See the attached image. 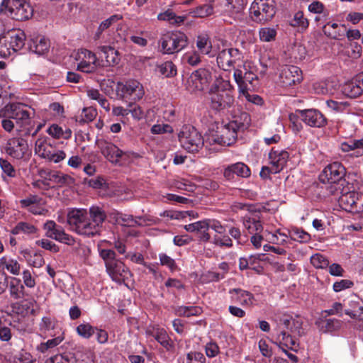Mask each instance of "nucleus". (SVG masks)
I'll return each mask as SVG.
<instances>
[{
  "instance_id": "052dcab7",
  "label": "nucleus",
  "mask_w": 363,
  "mask_h": 363,
  "mask_svg": "<svg viewBox=\"0 0 363 363\" xmlns=\"http://www.w3.org/2000/svg\"><path fill=\"white\" fill-rule=\"evenodd\" d=\"M21 306L26 311V314L35 315L36 301L33 298L24 299Z\"/></svg>"
},
{
  "instance_id": "ddd939ff",
  "label": "nucleus",
  "mask_w": 363,
  "mask_h": 363,
  "mask_svg": "<svg viewBox=\"0 0 363 363\" xmlns=\"http://www.w3.org/2000/svg\"><path fill=\"white\" fill-rule=\"evenodd\" d=\"M240 59V52L238 49L230 48L220 51L217 56L218 66L225 70L228 71L234 68L235 65Z\"/></svg>"
},
{
  "instance_id": "5701e85b",
  "label": "nucleus",
  "mask_w": 363,
  "mask_h": 363,
  "mask_svg": "<svg viewBox=\"0 0 363 363\" xmlns=\"http://www.w3.org/2000/svg\"><path fill=\"white\" fill-rule=\"evenodd\" d=\"M184 228L188 232H196L199 233V238L203 242H208L210 240V235L207 232L209 229V221L202 220L194 223L186 225Z\"/></svg>"
},
{
  "instance_id": "a18cd8bd",
  "label": "nucleus",
  "mask_w": 363,
  "mask_h": 363,
  "mask_svg": "<svg viewBox=\"0 0 363 363\" xmlns=\"http://www.w3.org/2000/svg\"><path fill=\"white\" fill-rule=\"evenodd\" d=\"M62 340L63 337L60 336L53 339L48 340L45 342L40 343L37 347V350L42 353H45L60 345Z\"/></svg>"
},
{
  "instance_id": "e433bc0d",
  "label": "nucleus",
  "mask_w": 363,
  "mask_h": 363,
  "mask_svg": "<svg viewBox=\"0 0 363 363\" xmlns=\"http://www.w3.org/2000/svg\"><path fill=\"white\" fill-rule=\"evenodd\" d=\"M196 48L202 55H210L212 50V44L206 35H199L196 38Z\"/></svg>"
},
{
  "instance_id": "79ce46f5",
  "label": "nucleus",
  "mask_w": 363,
  "mask_h": 363,
  "mask_svg": "<svg viewBox=\"0 0 363 363\" xmlns=\"http://www.w3.org/2000/svg\"><path fill=\"white\" fill-rule=\"evenodd\" d=\"M289 234L291 240L300 242H307L311 239V235L308 233L298 228H293Z\"/></svg>"
},
{
  "instance_id": "4d7b16f0",
  "label": "nucleus",
  "mask_w": 363,
  "mask_h": 363,
  "mask_svg": "<svg viewBox=\"0 0 363 363\" xmlns=\"http://www.w3.org/2000/svg\"><path fill=\"white\" fill-rule=\"evenodd\" d=\"M96 116V111L91 108H84L81 116L77 121L79 123H87L92 121Z\"/></svg>"
},
{
  "instance_id": "473e14b6",
  "label": "nucleus",
  "mask_w": 363,
  "mask_h": 363,
  "mask_svg": "<svg viewBox=\"0 0 363 363\" xmlns=\"http://www.w3.org/2000/svg\"><path fill=\"white\" fill-rule=\"evenodd\" d=\"M281 160H271L268 166H264L260 172V177L263 179L269 178L271 174L279 172L284 167V162L280 163Z\"/></svg>"
},
{
  "instance_id": "423d86ee",
  "label": "nucleus",
  "mask_w": 363,
  "mask_h": 363,
  "mask_svg": "<svg viewBox=\"0 0 363 363\" xmlns=\"http://www.w3.org/2000/svg\"><path fill=\"white\" fill-rule=\"evenodd\" d=\"M182 147L189 152H196L203 147V140L200 133L192 125H184L178 133Z\"/></svg>"
},
{
  "instance_id": "393cba45",
  "label": "nucleus",
  "mask_w": 363,
  "mask_h": 363,
  "mask_svg": "<svg viewBox=\"0 0 363 363\" xmlns=\"http://www.w3.org/2000/svg\"><path fill=\"white\" fill-rule=\"evenodd\" d=\"M343 152H350V157H359L363 155V139L350 140L341 144Z\"/></svg>"
},
{
  "instance_id": "6ab92c4d",
  "label": "nucleus",
  "mask_w": 363,
  "mask_h": 363,
  "mask_svg": "<svg viewBox=\"0 0 363 363\" xmlns=\"http://www.w3.org/2000/svg\"><path fill=\"white\" fill-rule=\"evenodd\" d=\"M218 129L217 133L218 134L217 135V138L215 140L216 143L229 146L235 142L239 131L235 128H231L229 123L221 125L220 128H218Z\"/></svg>"
},
{
  "instance_id": "0eeeda50",
  "label": "nucleus",
  "mask_w": 363,
  "mask_h": 363,
  "mask_svg": "<svg viewBox=\"0 0 363 363\" xmlns=\"http://www.w3.org/2000/svg\"><path fill=\"white\" fill-rule=\"evenodd\" d=\"M213 81L212 72L208 68H199L193 72L187 80V89L192 93L202 91Z\"/></svg>"
},
{
  "instance_id": "2eb2a0df",
  "label": "nucleus",
  "mask_w": 363,
  "mask_h": 363,
  "mask_svg": "<svg viewBox=\"0 0 363 363\" xmlns=\"http://www.w3.org/2000/svg\"><path fill=\"white\" fill-rule=\"evenodd\" d=\"M302 80L301 70L296 66H284L279 74V81L284 87L298 84Z\"/></svg>"
},
{
  "instance_id": "5fc2aeb1",
  "label": "nucleus",
  "mask_w": 363,
  "mask_h": 363,
  "mask_svg": "<svg viewBox=\"0 0 363 363\" xmlns=\"http://www.w3.org/2000/svg\"><path fill=\"white\" fill-rule=\"evenodd\" d=\"M96 328L92 327L89 323L80 324L77 327V333L84 337L89 338L92 335H94Z\"/></svg>"
},
{
  "instance_id": "412c9836",
  "label": "nucleus",
  "mask_w": 363,
  "mask_h": 363,
  "mask_svg": "<svg viewBox=\"0 0 363 363\" xmlns=\"http://www.w3.org/2000/svg\"><path fill=\"white\" fill-rule=\"evenodd\" d=\"M36 153L43 159H65L66 154L64 151L56 150L48 144L40 145L35 148Z\"/></svg>"
},
{
  "instance_id": "69168bd1",
  "label": "nucleus",
  "mask_w": 363,
  "mask_h": 363,
  "mask_svg": "<svg viewBox=\"0 0 363 363\" xmlns=\"http://www.w3.org/2000/svg\"><path fill=\"white\" fill-rule=\"evenodd\" d=\"M205 360L204 355L198 352H189L186 357V363H204Z\"/></svg>"
},
{
  "instance_id": "864d4df0",
  "label": "nucleus",
  "mask_w": 363,
  "mask_h": 363,
  "mask_svg": "<svg viewBox=\"0 0 363 363\" xmlns=\"http://www.w3.org/2000/svg\"><path fill=\"white\" fill-rule=\"evenodd\" d=\"M176 313L179 316L198 315L201 313V308L195 306H179L177 308Z\"/></svg>"
},
{
  "instance_id": "3c124183",
  "label": "nucleus",
  "mask_w": 363,
  "mask_h": 363,
  "mask_svg": "<svg viewBox=\"0 0 363 363\" xmlns=\"http://www.w3.org/2000/svg\"><path fill=\"white\" fill-rule=\"evenodd\" d=\"M302 325V320L297 318H294L290 323V325L287 327L286 330H289L291 334L301 337L305 335Z\"/></svg>"
},
{
  "instance_id": "de8ad7c7",
  "label": "nucleus",
  "mask_w": 363,
  "mask_h": 363,
  "mask_svg": "<svg viewBox=\"0 0 363 363\" xmlns=\"http://www.w3.org/2000/svg\"><path fill=\"white\" fill-rule=\"evenodd\" d=\"M160 72L166 77H172L177 74V67L171 61H167L159 66Z\"/></svg>"
},
{
  "instance_id": "6e6d98bb",
  "label": "nucleus",
  "mask_w": 363,
  "mask_h": 363,
  "mask_svg": "<svg viewBox=\"0 0 363 363\" xmlns=\"http://www.w3.org/2000/svg\"><path fill=\"white\" fill-rule=\"evenodd\" d=\"M11 296L15 299H20L23 297L24 286L20 284L18 280L17 284H15L11 282L9 287Z\"/></svg>"
},
{
  "instance_id": "7ed1b4c3",
  "label": "nucleus",
  "mask_w": 363,
  "mask_h": 363,
  "mask_svg": "<svg viewBox=\"0 0 363 363\" xmlns=\"http://www.w3.org/2000/svg\"><path fill=\"white\" fill-rule=\"evenodd\" d=\"M33 10L26 0H3L0 13L16 21H26L33 16Z\"/></svg>"
},
{
  "instance_id": "a211bd4d",
  "label": "nucleus",
  "mask_w": 363,
  "mask_h": 363,
  "mask_svg": "<svg viewBox=\"0 0 363 363\" xmlns=\"http://www.w3.org/2000/svg\"><path fill=\"white\" fill-rule=\"evenodd\" d=\"M43 174L48 177V180L55 187L60 188L63 186H71L74 184L75 180L68 174H63L61 172L51 170L47 168V172H43Z\"/></svg>"
},
{
  "instance_id": "bb28decb",
  "label": "nucleus",
  "mask_w": 363,
  "mask_h": 363,
  "mask_svg": "<svg viewBox=\"0 0 363 363\" xmlns=\"http://www.w3.org/2000/svg\"><path fill=\"white\" fill-rule=\"evenodd\" d=\"M14 52L23 48L26 41V34L21 30H14L6 34Z\"/></svg>"
},
{
  "instance_id": "aec40b11",
  "label": "nucleus",
  "mask_w": 363,
  "mask_h": 363,
  "mask_svg": "<svg viewBox=\"0 0 363 363\" xmlns=\"http://www.w3.org/2000/svg\"><path fill=\"white\" fill-rule=\"evenodd\" d=\"M26 149V142L22 138L10 139L5 147L7 155L13 159L23 158Z\"/></svg>"
},
{
  "instance_id": "680f3d73",
  "label": "nucleus",
  "mask_w": 363,
  "mask_h": 363,
  "mask_svg": "<svg viewBox=\"0 0 363 363\" xmlns=\"http://www.w3.org/2000/svg\"><path fill=\"white\" fill-rule=\"evenodd\" d=\"M213 8L211 5L205 4L198 6L194 11V16L199 18H203L213 13Z\"/></svg>"
},
{
  "instance_id": "f8f14e48",
  "label": "nucleus",
  "mask_w": 363,
  "mask_h": 363,
  "mask_svg": "<svg viewBox=\"0 0 363 363\" xmlns=\"http://www.w3.org/2000/svg\"><path fill=\"white\" fill-rule=\"evenodd\" d=\"M45 235L68 245H73L75 242L74 238L67 234L62 227L57 225L53 220H48L43 226Z\"/></svg>"
},
{
  "instance_id": "f704fd0d",
  "label": "nucleus",
  "mask_w": 363,
  "mask_h": 363,
  "mask_svg": "<svg viewBox=\"0 0 363 363\" xmlns=\"http://www.w3.org/2000/svg\"><path fill=\"white\" fill-rule=\"evenodd\" d=\"M43 172H47V168H41L38 170V174L40 177V179H38L32 182L33 186L42 191H46L50 189L55 188V186L52 185L48 180V177L43 174Z\"/></svg>"
},
{
  "instance_id": "c756f323",
  "label": "nucleus",
  "mask_w": 363,
  "mask_h": 363,
  "mask_svg": "<svg viewBox=\"0 0 363 363\" xmlns=\"http://www.w3.org/2000/svg\"><path fill=\"white\" fill-rule=\"evenodd\" d=\"M315 325L323 333H332L341 328V321L335 318H321L315 322Z\"/></svg>"
},
{
  "instance_id": "4c0bfd02",
  "label": "nucleus",
  "mask_w": 363,
  "mask_h": 363,
  "mask_svg": "<svg viewBox=\"0 0 363 363\" xmlns=\"http://www.w3.org/2000/svg\"><path fill=\"white\" fill-rule=\"evenodd\" d=\"M47 133L55 138H64L68 139L71 137L72 131L69 128H66L65 130L62 127L57 124H52L47 130Z\"/></svg>"
},
{
  "instance_id": "b1692460",
  "label": "nucleus",
  "mask_w": 363,
  "mask_h": 363,
  "mask_svg": "<svg viewBox=\"0 0 363 363\" xmlns=\"http://www.w3.org/2000/svg\"><path fill=\"white\" fill-rule=\"evenodd\" d=\"M251 118L248 113L241 111L233 116V120L229 122L231 128H235L239 132H243L250 125Z\"/></svg>"
},
{
  "instance_id": "4468645a",
  "label": "nucleus",
  "mask_w": 363,
  "mask_h": 363,
  "mask_svg": "<svg viewBox=\"0 0 363 363\" xmlns=\"http://www.w3.org/2000/svg\"><path fill=\"white\" fill-rule=\"evenodd\" d=\"M297 113L301 119L309 126L321 128L327 123L326 118L317 109L298 110Z\"/></svg>"
},
{
  "instance_id": "c85d7f7f",
  "label": "nucleus",
  "mask_w": 363,
  "mask_h": 363,
  "mask_svg": "<svg viewBox=\"0 0 363 363\" xmlns=\"http://www.w3.org/2000/svg\"><path fill=\"white\" fill-rule=\"evenodd\" d=\"M277 340L279 342V346L281 349L284 347L296 351L298 348L299 343L297 342L295 336H292L284 330L280 332L278 335Z\"/></svg>"
},
{
  "instance_id": "09e8293b",
  "label": "nucleus",
  "mask_w": 363,
  "mask_h": 363,
  "mask_svg": "<svg viewBox=\"0 0 363 363\" xmlns=\"http://www.w3.org/2000/svg\"><path fill=\"white\" fill-rule=\"evenodd\" d=\"M122 225L135 227L141 226L143 224L140 220L145 221V219L142 216L133 217L132 215L124 214L121 216Z\"/></svg>"
},
{
  "instance_id": "c9c22d12",
  "label": "nucleus",
  "mask_w": 363,
  "mask_h": 363,
  "mask_svg": "<svg viewBox=\"0 0 363 363\" xmlns=\"http://www.w3.org/2000/svg\"><path fill=\"white\" fill-rule=\"evenodd\" d=\"M343 93L350 98H357L362 95L363 89L361 86L357 84L354 80H352L344 84L342 88Z\"/></svg>"
},
{
  "instance_id": "39448f33",
  "label": "nucleus",
  "mask_w": 363,
  "mask_h": 363,
  "mask_svg": "<svg viewBox=\"0 0 363 363\" xmlns=\"http://www.w3.org/2000/svg\"><path fill=\"white\" fill-rule=\"evenodd\" d=\"M276 14L274 0H254L250 9L251 19L256 23L264 24L271 21Z\"/></svg>"
},
{
  "instance_id": "4be33fe9",
  "label": "nucleus",
  "mask_w": 363,
  "mask_h": 363,
  "mask_svg": "<svg viewBox=\"0 0 363 363\" xmlns=\"http://www.w3.org/2000/svg\"><path fill=\"white\" fill-rule=\"evenodd\" d=\"M50 45V41L48 39L43 36H38L28 41V50L35 54L42 55L48 51Z\"/></svg>"
},
{
  "instance_id": "20e7f679",
  "label": "nucleus",
  "mask_w": 363,
  "mask_h": 363,
  "mask_svg": "<svg viewBox=\"0 0 363 363\" xmlns=\"http://www.w3.org/2000/svg\"><path fill=\"white\" fill-rule=\"evenodd\" d=\"M159 51L162 54L172 55L179 52L188 45L186 35L182 32H167L162 35L159 41Z\"/></svg>"
},
{
  "instance_id": "f03ea898",
  "label": "nucleus",
  "mask_w": 363,
  "mask_h": 363,
  "mask_svg": "<svg viewBox=\"0 0 363 363\" xmlns=\"http://www.w3.org/2000/svg\"><path fill=\"white\" fill-rule=\"evenodd\" d=\"M233 86L228 80L217 79L211 87V107L216 111L230 108L234 104Z\"/></svg>"
},
{
  "instance_id": "7c9ffc66",
  "label": "nucleus",
  "mask_w": 363,
  "mask_h": 363,
  "mask_svg": "<svg viewBox=\"0 0 363 363\" xmlns=\"http://www.w3.org/2000/svg\"><path fill=\"white\" fill-rule=\"evenodd\" d=\"M152 335L162 346L167 351L173 352L174 350V345L169 338L165 330L162 329H157L152 332Z\"/></svg>"
},
{
  "instance_id": "72a5a7b5",
  "label": "nucleus",
  "mask_w": 363,
  "mask_h": 363,
  "mask_svg": "<svg viewBox=\"0 0 363 363\" xmlns=\"http://www.w3.org/2000/svg\"><path fill=\"white\" fill-rule=\"evenodd\" d=\"M291 26L298 28L299 31L306 30L309 25L308 20L304 18L303 13L301 11L296 12L294 17L289 21Z\"/></svg>"
},
{
  "instance_id": "0e129e2a",
  "label": "nucleus",
  "mask_w": 363,
  "mask_h": 363,
  "mask_svg": "<svg viewBox=\"0 0 363 363\" xmlns=\"http://www.w3.org/2000/svg\"><path fill=\"white\" fill-rule=\"evenodd\" d=\"M213 243L220 247H230L233 246V241L228 235H215L213 238Z\"/></svg>"
},
{
  "instance_id": "338daca9",
  "label": "nucleus",
  "mask_w": 363,
  "mask_h": 363,
  "mask_svg": "<svg viewBox=\"0 0 363 363\" xmlns=\"http://www.w3.org/2000/svg\"><path fill=\"white\" fill-rule=\"evenodd\" d=\"M151 132L153 134L172 133L173 128L169 124H155L152 127Z\"/></svg>"
},
{
  "instance_id": "8fccbe9b",
  "label": "nucleus",
  "mask_w": 363,
  "mask_h": 363,
  "mask_svg": "<svg viewBox=\"0 0 363 363\" xmlns=\"http://www.w3.org/2000/svg\"><path fill=\"white\" fill-rule=\"evenodd\" d=\"M311 263L317 269H325L330 264L328 259L320 253L311 256Z\"/></svg>"
},
{
  "instance_id": "a19ab883",
  "label": "nucleus",
  "mask_w": 363,
  "mask_h": 363,
  "mask_svg": "<svg viewBox=\"0 0 363 363\" xmlns=\"http://www.w3.org/2000/svg\"><path fill=\"white\" fill-rule=\"evenodd\" d=\"M121 18H122V16L120 15H113L111 17H109L108 18L102 21L100 23V25L94 35V39L95 40L99 39L101 33L104 30L108 29L112 24L116 23L118 21H119Z\"/></svg>"
},
{
  "instance_id": "2f4dec72",
  "label": "nucleus",
  "mask_w": 363,
  "mask_h": 363,
  "mask_svg": "<svg viewBox=\"0 0 363 363\" xmlns=\"http://www.w3.org/2000/svg\"><path fill=\"white\" fill-rule=\"evenodd\" d=\"M339 24L336 23H327L323 27L324 34L329 38L333 40H341L344 37V33L340 29Z\"/></svg>"
},
{
  "instance_id": "603ef678",
  "label": "nucleus",
  "mask_w": 363,
  "mask_h": 363,
  "mask_svg": "<svg viewBox=\"0 0 363 363\" xmlns=\"http://www.w3.org/2000/svg\"><path fill=\"white\" fill-rule=\"evenodd\" d=\"M260 40L262 42H270L275 39L277 30L273 28H262L259 31Z\"/></svg>"
},
{
  "instance_id": "774afa93",
  "label": "nucleus",
  "mask_w": 363,
  "mask_h": 363,
  "mask_svg": "<svg viewBox=\"0 0 363 363\" xmlns=\"http://www.w3.org/2000/svg\"><path fill=\"white\" fill-rule=\"evenodd\" d=\"M83 57L87 61L92 62V64L96 62V57L95 54L88 50L82 49L77 52V60H81L83 59Z\"/></svg>"
},
{
  "instance_id": "f3484780",
  "label": "nucleus",
  "mask_w": 363,
  "mask_h": 363,
  "mask_svg": "<svg viewBox=\"0 0 363 363\" xmlns=\"http://www.w3.org/2000/svg\"><path fill=\"white\" fill-rule=\"evenodd\" d=\"M108 265L109 267L106 268L107 272L112 279L119 284L124 282L132 275L129 269L120 260L112 262Z\"/></svg>"
},
{
  "instance_id": "13d9d810",
  "label": "nucleus",
  "mask_w": 363,
  "mask_h": 363,
  "mask_svg": "<svg viewBox=\"0 0 363 363\" xmlns=\"http://www.w3.org/2000/svg\"><path fill=\"white\" fill-rule=\"evenodd\" d=\"M232 167L233 172H234L237 176L247 177L250 175V169L242 162H238L232 165Z\"/></svg>"
},
{
  "instance_id": "ea45409f",
  "label": "nucleus",
  "mask_w": 363,
  "mask_h": 363,
  "mask_svg": "<svg viewBox=\"0 0 363 363\" xmlns=\"http://www.w3.org/2000/svg\"><path fill=\"white\" fill-rule=\"evenodd\" d=\"M230 293L235 292L238 296L236 298L237 301L240 302L242 306H251L252 305V301L254 296L247 291H244L240 289H233L230 291Z\"/></svg>"
},
{
  "instance_id": "37998d69",
  "label": "nucleus",
  "mask_w": 363,
  "mask_h": 363,
  "mask_svg": "<svg viewBox=\"0 0 363 363\" xmlns=\"http://www.w3.org/2000/svg\"><path fill=\"white\" fill-rule=\"evenodd\" d=\"M102 153L105 157H110L111 158L113 157H121L123 156H125L130 157V155H128L126 152H123L118 147L113 144L107 145L102 150Z\"/></svg>"
},
{
  "instance_id": "dca6fc26",
  "label": "nucleus",
  "mask_w": 363,
  "mask_h": 363,
  "mask_svg": "<svg viewBox=\"0 0 363 363\" xmlns=\"http://www.w3.org/2000/svg\"><path fill=\"white\" fill-rule=\"evenodd\" d=\"M22 208L34 215H45L48 210L44 208L45 201L37 195H30L26 199L20 201Z\"/></svg>"
},
{
  "instance_id": "1a4fd4ad",
  "label": "nucleus",
  "mask_w": 363,
  "mask_h": 363,
  "mask_svg": "<svg viewBox=\"0 0 363 363\" xmlns=\"http://www.w3.org/2000/svg\"><path fill=\"white\" fill-rule=\"evenodd\" d=\"M346 174L345 167L338 161H335L325 167L322 173L319 175V180L323 184L326 183H341L344 185L345 179L344 177Z\"/></svg>"
},
{
  "instance_id": "c03bdc74",
  "label": "nucleus",
  "mask_w": 363,
  "mask_h": 363,
  "mask_svg": "<svg viewBox=\"0 0 363 363\" xmlns=\"http://www.w3.org/2000/svg\"><path fill=\"white\" fill-rule=\"evenodd\" d=\"M75 362L76 358L73 353L65 352L51 357L48 363H74Z\"/></svg>"
},
{
  "instance_id": "6e6552de",
  "label": "nucleus",
  "mask_w": 363,
  "mask_h": 363,
  "mask_svg": "<svg viewBox=\"0 0 363 363\" xmlns=\"http://www.w3.org/2000/svg\"><path fill=\"white\" fill-rule=\"evenodd\" d=\"M116 94L120 99L131 101H139L145 94L143 85L136 80H128L118 82L116 88Z\"/></svg>"
},
{
  "instance_id": "f257e3e1",
  "label": "nucleus",
  "mask_w": 363,
  "mask_h": 363,
  "mask_svg": "<svg viewBox=\"0 0 363 363\" xmlns=\"http://www.w3.org/2000/svg\"><path fill=\"white\" fill-rule=\"evenodd\" d=\"M88 212L84 208H74L67 213V223L79 235L93 237L99 235L106 218L105 211L99 206H92Z\"/></svg>"
},
{
  "instance_id": "bf43d9fd",
  "label": "nucleus",
  "mask_w": 363,
  "mask_h": 363,
  "mask_svg": "<svg viewBox=\"0 0 363 363\" xmlns=\"http://www.w3.org/2000/svg\"><path fill=\"white\" fill-rule=\"evenodd\" d=\"M100 256L105 261L106 268L109 267V264L118 261V259H116V253L112 250H101L100 251Z\"/></svg>"
},
{
  "instance_id": "e2e57ef3",
  "label": "nucleus",
  "mask_w": 363,
  "mask_h": 363,
  "mask_svg": "<svg viewBox=\"0 0 363 363\" xmlns=\"http://www.w3.org/2000/svg\"><path fill=\"white\" fill-rule=\"evenodd\" d=\"M295 155H292L291 152L285 150H277L274 148L269 153V159H289L294 157Z\"/></svg>"
},
{
  "instance_id": "cd10ccee",
  "label": "nucleus",
  "mask_w": 363,
  "mask_h": 363,
  "mask_svg": "<svg viewBox=\"0 0 363 363\" xmlns=\"http://www.w3.org/2000/svg\"><path fill=\"white\" fill-rule=\"evenodd\" d=\"M243 225L250 234L261 233L263 230L260 217L257 213L244 217Z\"/></svg>"
},
{
  "instance_id": "a878e982",
  "label": "nucleus",
  "mask_w": 363,
  "mask_h": 363,
  "mask_svg": "<svg viewBox=\"0 0 363 363\" xmlns=\"http://www.w3.org/2000/svg\"><path fill=\"white\" fill-rule=\"evenodd\" d=\"M100 57L105 58L107 66H113L120 62L119 52L111 46L99 47Z\"/></svg>"
},
{
  "instance_id": "49530a36",
  "label": "nucleus",
  "mask_w": 363,
  "mask_h": 363,
  "mask_svg": "<svg viewBox=\"0 0 363 363\" xmlns=\"http://www.w3.org/2000/svg\"><path fill=\"white\" fill-rule=\"evenodd\" d=\"M15 53L6 34L0 38V56L7 57Z\"/></svg>"
},
{
  "instance_id": "9b49d317",
  "label": "nucleus",
  "mask_w": 363,
  "mask_h": 363,
  "mask_svg": "<svg viewBox=\"0 0 363 363\" xmlns=\"http://www.w3.org/2000/svg\"><path fill=\"white\" fill-rule=\"evenodd\" d=\"M338 203L345 211L359 213L363 211V194L356 191L342 192Z\"/></svg>"
},
{
  "instance_id": "58836bf2",
  "label": "nucleus",
  "mask_w": 363,
  "mask_h": 363,
  "mask_svg": "<svg viewBox=\"0 0 363 363\" xmlns=\"http://www.w3.org/2000/svg\"><path fill=\"white\" fill-rule=\"evenodd\" d=\"M37 232V228L27 222H19L17 225L11 230L13 235H18L19 233L24 234H34Z\"/></svg>"
},
{
  "instance_id": "9d476101",
  "label": "nucleus",
  "mask_w": 363,
  "mask_h": 363,
  "mask_svg": "<svg viewBox=\"0 0 363 363\" xmlns=\"http://www.w3.org/2000/svg\"><path fill=\"white\" fill-rule=\"evenodd\" d=\"M0 115L14 119L21 126H31L30 113L23 104H13L6 106L4 110L0 111Z\"/></svg>"
}]
</instances>
